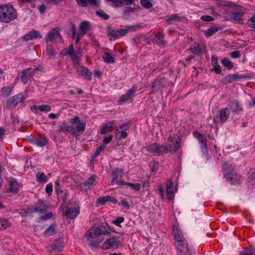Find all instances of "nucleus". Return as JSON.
I'll return each instance as SVG.
<instances>
[{"label":"nucleus","instance_id":"obj_11","mask_svg":"<svg viewBox=\"0 0 255 255\" xmlns=\"http://www.w3.org/2000/svg\"><path fill=\"white\" fill-rule=\"evenodd\" d=\"M235 12L232 14L233 19L238 23H242L243 21V16L245 13L247 9L242 6L235 5Z\"/></svg>","mask_w":255,"mask_h":255},{"label":"nucleus","instance_id":"obj_35","mask_svg":"<svg viewBox=\"0 0 255 255\" xmlns=\"http://www.w3.org/2000/svg\"><path fill=\"white\" fill-rule=\"evenodd\" d=\"M187 50L191 51L195 55H199L201 53V50L197 43H194Z\"/></svg>","mask_w":255,"mask_h":255},{"label":"nucleus","instance_id":"obj_54","mask_svg":"<svg viewBox=\"0 0 255 255\" xmlns=\"http://www.w3.org/2000/svg\"><path fill=\"white\" fill-rule=\"evenodd\" d=\"M106 147V146L105 145H101L100 147H99L97 150H96L94 156L95 157H97L99 156V155L100 154V153L103 151L105 148Z\"/></svg>","mask_w":255,"mask_h":255},{"label":"nucleus","instance_id":"obj_24","mask_svg":"<svg viewBox=\"0 0 255 255\" xmlns=\"http://www.w3.org/2000/svg\"><path fill=\"white\" fill-rule=\"evenodd\" d=\"M59 130L62 131L64 133H70L71 134L75 135L74 131V126L72 125L70 126L66 123H63L62 125L59 126Z\"/></svg>","mask_w":255,"mask_h":255},{"label":"nucleus","instance_id":"obj_19","mask_svg":"<svg viewBox=\"0 0 255 255\" xmlns=\"http://www.w3.org/2000/svg\"><path fill=\"white\" fill-rule=\"evenodd\" d=\"M151 40L154 44H158L160 46H164L167 44L166 41L164 39V34L161 32L155 34Z\"/></svg>","mask_w":255,"mask_h":255},{"label":"nucleus","instance_id":"obj_8","mask_svg":"<svg viewBox=\"0 0 255 255\" xmlns=\"http://www.w3.org/2000/svg\"><path fill=\"white\" fill-rule=\"evenodd\" d=\"M230 115V111L227 108H224L219 112V116H216L214 121L218 124H223L225 123L228 119Z\"/></svg>","mask_w":255,"mask_h":255},{"label":"nucleus","instance_id":"obj_46","mask_svg":"<svg viewBox=\"0 0 255 255\" xmlns=\"http://www.w3.org/2000/svg\"><path fill=\"white\" fill-rule=\"evenodd\" d=\"M141 5L146 9L150 8L152 6L151 2L149 0H140Z\"/></svg>","mask_w":255,"mask_h":255},{"label":"nucleus","instance_id":"obj_14","mask_svg":"<svg viewBox=\"0 0 255 255\" xmlns=\"http://www.w3.org/2000/svg\"><path fill=\"white\" fill-rule=\"evenodd\" d=\"M167 83L163 77H158L152 82V92H157L164 87Z\"/></svg>","mask_w":255,"mask_h":255},{"label":"nucleus","instance_id":"obj_51","mask_svg":"<svg viewBox=\"0 0 255 255\" xmlns=\"http://www.w3.org/2000/svg\"><path fill=\"white\" fill-rule=\"evenodd\" d=\"M108 198H109V197H106V196H103V197H100L97 200V202L99 205H105L106 202H108Z\"/></svg>","mask_w":255,"mask_h":255},{"label":"nucleus","instance_id":"obj_5","mask_svg":"<svg viewBox=\"0 0 255 255\" xmlns=\"http://www.w3.org/2000/svg\"><path fill=\"white\" fill-rule=\"evenodd\" d=\"M70 123L71 125L74 126L75 135L79 133L83 132L85 130L86 124L85 122L81 121L79 117L76 116L71 119Z\"/></svg>","mask_w":255,"mask_h":255},{"label":"nucleus","instance_id":"obj_30","mask_svg":"<svg viewBox=\"0 0 255 255\" xmlns=\"http://www.w3.org/2000/svg\"><path fill=\"white\" fill-rule=\"evenodd\" d=\"M91 26V25L90 22L87 21H82L79 26L80 32L86 34Z\"/></svg>","mask_w":255,"mask_h":255},{"label":"nucleus","instance_id":"obj_58","mask_svg":"<svg viewBox=\"0 0 255 255\" xmlns=\"http://www.w3.org/2000/svg\"><path fill=\"white\" fill-rule=\"evenodd\" d=\"M136 87L133 86L126 93L127 95L130 97V99L133 97L134 93L136 92Z\"/></svg>","mask_w":255,"mask_h":255},{"label":"nucleus","instance_id":"obj_64","mask_svg":"<svg viewBox=\"0 0 255 255\" xmlns=\"http://www.w3.org/2000/svg\"><path fill=\"white\" fill-rule=\"evenodd\" d=\"M201 19L205 21H211L214 20V18L210 15H202L201 17Z\"/></svg>","mask_w":255,"mask_h":255},{"label":"nucleus","instance_id":"obj_45","mask_svg":"<svg viewBox=\"0 0 255 255\" xmlns=\"http://www.w3.org/2000/svg\"><path fill=\"white\" fill-rule=\"evenodd\" d=\"M134 0H119L117 3L118 7H121L123 5H131Z\"/></svg>","mask_w":255,"mask_h":255},{"label":"nucleus","instance_id":"obj_17","mask_svg":"<svg viewBox=\"0 0 255 255\" xmlns=\"http://www.w3.org/2000/svg\"><path fill=\"white\" fill-rule=\"evenodd\" d=\"M247 77H248V76L243 74H228L224 78V79H223V81L225 84H228L231 83L234 81H237L239 79H244Z\"/></svg>","mask_w":255,"mask_h":255},{"label":"nucleus","instance_id":"obj_28","mask_svg":"<svg viewBox=\"0 0 255 255\" xmlns=\"http://www.w3.org/2000/svg\"><path fill=\"white\" fill-rule=\"evenodd\" d=\"M181 20V17L178 14L167 15L165 17V21L167 24L174 22H179Z\"/></svg>","mask_w":255,"mask_h":255},{"label":"nucleus","instance_id":"obj_52","mask_svg":"<svg viewBox=\"0 0 255 255\" xmlns=\"http://www.w3.org/2000/svg\"><path fill=\"white\" fill-rule=\"evenodd\" d=\"M4 5H0V21L4 22Z\"/></svg>","mask_w":255,"mask_h":255},{"label":"nucleus","instance_id":"obj_20","mask_svg":"<svg viewBox=\"0 0 255 255\" xmlns=\"http://www.w3.org/2000/svg\"><path fill=\"white\" fill-rule=\"evenodd\" d=\"M19 184L14 178H10L8 182L7 190L8 193H15L19 191Z\"/></svg>","mask_w":255,"mask_h":255},{"label":"nucleus","instance_id":"obj_13","mask_svg":"<svg viewBox=\"0 0 255 255\" xmlns=\"http://www.w3.org/2000/svg\"><path fill=\"white\" fill-rule=\"evenodd\" d=\"M97 176L93 175L88 178L87 180L80 184V188L82 190H88L96 185Z\"/></svg>","mask_w":255,"mask_h":255},{"label":"nucleus","instance_id":"obj_49","mask_svg":"<svg viewBox=\"0 0 255 255\" xmlns=\"http://www.w3.org/2000/svg\"><path fill=\"white\" fill-rule=\"evenodd\" d=\"M247 23L250 27L253 28L255 30V13L253 16L248 19Z\"/></svg>","mask_w":255,"mask_h":255},{"label":"nucleus","instance_id":"obj_21","mask_svg":"<svg viewBox=\"0 0 255 255\" xmlns=\"http://www.w3.org/2000/svg\"><path fill=\"white\" fill-rule=\"evenodd\" d=\"M59 36L60 37L59 29L56 27L52 29L48 33L45 37V40L46 42H52Z\"/></svg>","mask_w":255,"mask_h":255},{"label":"nucleus","instance_id":"obj_34","mask_svg":"<svg viewBox=\"0 0 255 255\" xmlns=\"http://www.w3.org/2000/svg\"><path fill=\"white\" fill-rule=\"evenodd\" d=\"M230 106L232 109L233 112L237 113L242 111L243 108L238 101L235 100L233 102H230Z\"/></svg>","mask_w":255,"mask_h":255},{"label":"nucleus","instance_id":"obj_7","mask_svg":"<svg viewBox=\"0 0 255 255\" xmlns=\"http://www.w3.org/2000/svg\"><path fill=\"white\" fill-rule=\"evenodd\" d=\"M146 150L152 155H161L163 152L164 145H160L157 143H152L145 147Z\"/></svg>","mask_w":255,"mask_h":255},{"label":"nucleus","instance_id":"obj_53","mask_svg":"<svg viewBox=\"0 0 255 255\" xmlns=\"http://www.w3.org/2000/svg\"><path fill=\"white\" fill-rule=\"evenodd\" d=\"M150 167L152 172H155L158 169V164L155 161H152L150 163Z\"/></svg>","mask_w":255,"mask_h":255},{"label":"nucleus","instance_id":"obj_62","mask_svg":"<svg viewBox=\"0 0 255 255\" xmlns=\"http://www.w3.org/2000/svg\"><path fill=\"white\" fill-rule=\"evenodd\" d=\"M229 55L233 58H238L240 57L241 56L240 51H237V50L231 52L229 53Z\"/></svg>","mask_w":255,"mask_h":255},{"label":"nucleus","instance_id":"obj_3","mask_svg":"<svg viewBox=\"0 0 255 255\" xmlns=\"http://www.w3.org/2000/svg\"><path fill=\"white\" fill-rule=\"evenodd\" d=\"M223 169L225 178L228 182L232 185H235L240 183L241 177L238 175L232 165L227 163H224L223 164Z\"/></svg>","mask_w":255,"mask_h":255},{"label":"nucleus","instance_id":"obj_4","mask_svg":"<svg viewBox=\"0 0 255 255\" xmlns=\"http://www.w3.org/2000/svg\"><path fill=\"white\" fill-rule=\"evenodd\" d=\"M181 138L178 136L168 137L167 142L164 145V153H174L179 148Z\"/></svg>","mask_w":255,"mask_h":255},{"label":"nucleus","instance_id":"obj_56","mask_svg":"<svg viewBox=\"0 0 255 255\" xmlns=\"http://www.w3.org/2000/svg\"><path fill=\"white\" fill-rule=\"evenodd\" d=\"M53 191L52 184V183H49L47 184L45 188V191L46 193L49 195H51L52 194Z\"/></svg>","mask_w":255,"mask_h":255},{"label":"nucleus","instance_id":"obj_57","mask_svg":"<svg viewBox=\"0 0 255 255\" xmlns=\"http://www.w3.org/2000/svg\"><path fill=\"white\" fill-rule=\"evenodd\" d=\"M199 141L200 143L202 144L201 147L203 149H207V140L203 136H202L199 138Z\"/></svg>","mask_w":255,"mask_h":255},{"label":"nucleus","instance_id":"obj_16","mask_svg":"<svg viewBox=\"0 0 255 255\" xmlns=\"http://www.w3.org/2000/svg\"><path fill=\"white\" fill-rule=\"evenodd\" d=\"M55 184L56 185L55 191L56 192L57 196L58 197V199L59 200H61L63 202V205L66 203L67 200L68 193L66 190L63 191L60 189L59 183L58 180L55 182Z\"/></svg>","mask_w":255,"mask_h":255},{"label":"nucleus","instance_id":"obj_38","mask_svg":"<svg viewBox=\"0 0 255 255\" xmlns=\"http://www.w3.org/2000/svg\"><path fill=\"white\" fill-rule=\"evenodd\" d=\"M56 232V225L52 224L44 231V234L46 236H50L55 234Z\"/></svg>","mask_w":255,"mask_h":255},{"label":"nucleus","instance_id":"obj_55","mask_svg":"<svg viewBox=\"0 0 255 255\" xmlns=\"http://www.w3.org/2000/svg\"><path fill=\"white\" fill-rule=\"evenodd\" d=\"M113 136L112 134L109 135L108 136H105L103 139V144L106 146V144L110 143L113 139Z\"/></svg>","mask_w":255,"mask_h":255},{"label":"nucleus","instance_id":"obj_41","mask_svg":"<svg viewBox=\"0 0 255 255\" xmlns=\"http://www.w3.org/2000/svg\"><path fill=\"white\" fill-rule=\"evenodd\" d=\"M46 52L48 55L52 58H54L56 55V52H55L54 48L50 45H47Z\"/></svg>","mask_w":255,"mask_h":255},{"label":"nucleus","instance_id":"obj_22","mask_svg":"<svg viewBox=\"0 0 255 255\" xmlns=\"http://www.w3.org/2000/svg\"><path fill=\"white\" fill-rule=\"evenodd\" d=\"M42 37V35L40 33L39 31L36 30H32L23 36V40L28 41L33 39H40Z\"/></svg>","mask_w":255,"mask_h":255},{"label":"nucleus","instance_id":"obj_27","mask_svg":"<svg viewBox=\"0 0 255 255\" xmlns=\"http://www.w3.org/2000/svg\"><path fill=\"white\" fill-rule=\"evenodd\" d=\"M50 247L53 251L59 252L62 251L64 247L63 243L61 239L56 240Z\"/></svg>","mask_w":255,"mask_h":255},{"label":"nucleus","instance_id":"obj_1","mask_svg":"<svg viewBox=\"0 0 255 255\" xmlns=\"http://www.w3.org/2000/svg\"><path fill=\"white\" fill-rule=\"evenodd\" d=\"M175 246L177 250L178 255H191L193 252L182 235L179 228L174 225L173 227Z\"/></svg>","mask_w":255,"mask_h":255},{"label":"nucleus","instance_id":"obj_6","mask_svg":"<svg viewBox=\"0 0 255 255\" xmlns=\"http://www.w3.org/2000/svg\"><path fill=\"white\" fill-rule=\"evenodd\" d=\"M4 22L8 23L17 17L16 11L11 5H4Z\"/></svg>","mask_w":255,"mask_h":255},{"label":"nucleus","instance_id":"obj_40","mask_svg":"<svg viewBox=\"0 0 255 255\" xmlns=\"http://www.w3.org/2000/svg\"><path fill=\"white\" fill-rule=\"evenodd\" d=\"M221 62L224 67L229 69H231L234 67L233 63L227 58H223Z\"/></svg>","mask_w":255,"mask_h":255},{"label":"nucleus","instance_id":"obj_18","mask_svg":"<svg viewBox=\"0 0 255 255\" xmlns=\"http://www.w3.org/2000/svg\"><path fill=\"white\" fill-rule=\"evenodd\" d=\"M30 143L39 147H43L46 145L48 143V140L45 137L40 136L39 138L32 137L29 139Z\"/></svg>","mask_w":255,"mask_h":255},{"label":"nucleus","instance_id":"obj_50","mask_svg":"<svg viewBox=\"0 0 255 255\" xmlns=\"http://www.w3.org/2000/svg\"><path fill=\"white\" fill-rule=\"evenodd\" d=\"M28 77H29V76L27 75L26 71L23 70L22 72L21 82L23 84H26L28 81Z\"/></svg>","mask_w":255,"mask_h":255},{"label":"nucleus","instance_id":"obj_59","mask_svg":"<svg viewBox=\"0 0 255 255\" xmlns=\"http://www.w3.org/2000/svg\"><path fill=\"white\" fill-rule=\"evenodd\" d=\"M97 14L105 20H107L110 18V16L108 14L103 11H97Z\"/></svg>","mask_w":255,"mask_h":255},{"label":"nucleus","instance_id":"obj_44","mask_svg":"<svg viewBox=\"0 0 255 255\" xmlns=\"http://www.w3.org/2000/svg\"><path fill=\"white\" fill-rule=\"evenodd\" d=\"M12 91V88L10 86H6L2 88L1 90V94L5 97L9 96Z\"/></svg>","mask_w":255,"mask_h":255},{"label":"nucleus","instance_id":"obj_47","mask_svg":"<svg viewBox=\"0 0 255 255\" xmlns=\"http://www.w3.org/2000/svg\"><path fill=\"white\" fill-rule=\"evenodd\" d=\"M75 51L73 44H71L68 49H65L63 51L64 55L70 56Z\"/></svg>","mask_w":255,"mask_h":255},{"label":"nucleus","instance_id":"obj_48","mask_svg":"<svg viewBox=\"0 0 255 255\" xmlns=\"http://www.w3.org/2000/svg\"><path fill=\"white\" fill-rule=\"evenodd\" d=\"M124 185H128V186H129L130 187H132L136 191L139 190V189H140V186H141L140 184H139L138 183H129V182H125V184Z\"/></svg>","mask_w":255,"mask_h":255},{"label":"nucleus","instance_id":"obj_29","mask_svg":"<svg viewBox=\"0 0 255 255\" xmlns=\"http://www.w3.org/2000/svg\"><path fill=\"white\" fill-rule=\"evenodd\" d=\"M76 1L78 4L82 7H86L88 4L93 6L97 5L96 0H76Z\"/></svg>","mask_w":255,"mask_h":255},{"label":"nucleus","instance_id":"obj_23","mask_svg":"<svg viewBox=\"0 0 255 255\" xmlns=\"http://www.w3.org/2000/svg\"><path fill=\"white\" fill-rule=\"evenodd\" d=\"M116 124V121L115 120L107 122L101 128L100 133L101 134H105L109 132H111Z\"/></svg>","mask_w":255,"mask_h":255},{"label":"nucleus","instance_id":"obj_39","mask_svg":"<svg viewBox=\"0 0 255 255\" xmlns=\"http://www.w3.org/2000/svg\"><path fill=\"white\" fill-rule=\"evenodd\" d=\"M219 30V28L216 26H212L204 31V34L207 37H210Z\"/></svg>","mask_w":255,"mask_h":255},{"label":"nucleus","instance_id":"obj_42","mask_svg":"<svg viewBox=\"0 0 255 255\" xmlns=\"http://www.w3.org/2000/svg\"><path fill=\"white\" fill-rule=\"evenodd\" d=\"M33 109H38L40 111L42 112H49L51 110V107L50 106L47 105H42L40 106H33Z\"/></svg>","mask_w":255,"mask_h":255},{"label":"nucleus","instance_id":"obj_33","mask_svg":"<svg viewBox=\"0 0 255 255\" xmlns=\"http://www.w3.org/2000/svg\"><path fill=\"white\" fill-rule=\"evenodd\" d=\"M119 176V173L117 171V170H114L113 171V179L112 180V183L116 184L117 185H124L125 184V181H119L118 180Z\"/></svg>","mask_w":255,"mask_h":255},{"label":"nucleus","instance_id":"obj_2","mask_svg":"<svg viewBox=\"0 0 255 255\" xmlns=\"http://www.w3.org/2000/svg\"><path fill=\"white\" fill-rule=\"evenodd\" d=\"M110 232L104 226L94 227L90 229L85 234V237L91 248H97L103 241L100 238L101 235H109Z\"/></svg>","mask_w":255,"mask_h":255},{"label":"nucleus","instance_id":"obj_61","mask_svg":"<svg viewBox=\"0 0 255 255\" xmlns=\"http://www.w3.org/2000/svg\"><path fill=\"white\" fill-rule=\"evenodd\" d=\"M125 218L123 217L118 218L116 220L113 221L112 223L116 226H120L121 223L124 222Z\"/></svg>","mask_w":255,"mask_h":255},{"label":"nucleus","instance_id":"obj_25","mask_svg":"<svg viewBox=\"0 0 255 255\" xmlns=\"http://www.w3.org/2000/svg\"><path fill=\"white\" fill-rule=\"evenodd\" d=\"M166 194L168 199L169 200H172L174 197V194L173 189L172 181L170 179L167 180L166 183Z\"/></svg>","mask_w":255,"mask_h":255},{"label":"nucleus","instance_id":"obj_26","mask_svg":"<svg viewBox=\"0 0 255 255\" xmlns=\"http://www.w3.org/2000/svg\"><path fill=\"white\" fill-rule=\"evenodd\" d=\"M70 56L72 60L74 67L80 64V59L82 55L80 50L75 51Z\"/></svg>","mask_w":255,"mask_h":255},{"label":"nucleus","instance_id":"obj_36","mask_svg":"<svg viewBox=\"0 0 255 255\" xmlns=\"http://www.w3.org/2000/svg\"><path fill=\"white\" fill-rule=\"evenodd\" d=\"M11 224L7 219L0 218V231L5 230Z\"/></svg>","mask_w":255,"mask_h":255},{"label":"nucleus","instance_id":"obj_60","mask_svg":"<svg viewBox=\"0 0 255 255\" xmlns=\"http://www.w3.org/2000/svg\"><path fill=\"white\" fill-rule=\"evenodd\" d=\"M130 127V125L129 122H127L124 124L120 125L119 127V128L126 130Z\"/></svg>","mask_w":255,"mask_h":255},{"label":"nucleus","instance_id":"obj_63","mask_svg":"<svg viewBox=\"0 0 255 255\" xmlns=\"http://www.w3.org/2000/svg\"><path fill=\"white\" fill-rule=\"evenodd\" d=\"M111 35V37L110 38V40H116L120 37V35L117 33V30L116 31H113L110 33Z\"/></svg>","mask_w":255,"mask_h":255},{"label":"nucleus","instance_id":"obj_15","mask_svg":"<svg viewBox=\"0 0 255 255\" xmlns=\"http://www.w3.org/2000/svg\"><path fill=\"white\" fill-rule=\"evenodd\" d=\"M119 241L116 238H111L105 241L102 245L103 250H108L110 248H117L119 246Z\"/></svg>","mask_w":255,"mask_h":255},{"label":"nucleus","instance_id":"obj_12","mask_svg":"<svg viewBox=\"0 0 255 255\" xmlns=\"http://www.w3.org/2000/svg\"><path fill=\"white\" fill-rule=\"evenodd\" d=\"M80 214V207L78 206L68 207L65 212L64 215L68 218H76Z\"/></svg>","mask_w":255,"mask_h":255},{"label":"nucleus","instance_id":"obj_10","mask_svg":"<svg viewBox=\"0 0 255 255\" xmlns=\"http://www.w3.org/2000/svg\"><path fill=\"white\" fill-rule=\"evenodd\" d=\"M24 99V97L21 93L13 96L6 101V108L9 110L13 109L19 102Z\"/></svg>","mask_w":255,"mask_h":255},{"label":"nucleus","instance_id":"obj_31","mask_svg":"<svg viewBox=\"0 0 255 255\" xmlns=\"http://www.w3.org/2000/svg\"><path fill=\"white\" fill-rule=\"evenodd\" d=\"M102 58L104 61L107 63H112L115 62V57L111 53L109 52H105L103 54Z\"/></svg>","mask_w":255,"mask_h":255},{"label":"nucleus","instance_id":"obj_43","mask_svg":"<svg viewBox=\"0 0 255 255\" xmlns=\"http://www.w3.org/2000/svg\"><path fill=\"white\" fill-rule=\"evenodd\" d=\"M26 71L27 75H29V77H32L37 70H41V68L39 67L35 68V66L32 68H27L24 69Z\"/></svg>","mask_w":255,"mask_h":255},{"label":"nucleus","instance_id":"obj_37","mask_svg":"<svg viewBox=\"0 0 255 255\" xmlns=\"http://www.w3.org/2000/svg\"><path fill=\"white\" fill-rule=\"evenodd\" d=\"M36 178L38 182L45 183L48 180L47 176L43 172H39L36 174Z\"/></svg>","mask_w":255,"mask_h":255},{"label":"nucleus","instance_id":"obj_9","mask_svg":"<svg viewBox=\"0 0 255 255\" xmlns=\"http://www.w3.org/2000/svg\"><path fill=\"white\" fill-rule=\"evenodd\" d=\"M74 66V68L76 70V74L78 76L84 77L85 79L91 80L92 72L86 67L80 66Z\"/></svg>","mask_w":255,"mask_h":255},{"label":"nucleus","instance_id":"obj_32","mask_svg":"<svg viewBox=\"0 0 255 255\" xmlns=\"http://www.w3.org/2000/svg\"><path fill=\"white\" fill-rule=\"evenodd\" d=\"M37 212L44 213L47 208V205L43 201H39L35 205Z\"/></svg>","mask_w":255,"mask_h":255}]
</instances>
